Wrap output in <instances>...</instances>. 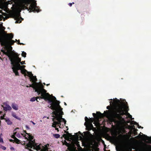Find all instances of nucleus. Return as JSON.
<instances>
[{
    "label": "nucleus",
    "instance_id": "1",
    "mask_svg": "<svg viewBox=\"0 0 151 151\" xmlns=\"http://www.w3.org/2000/svg\"><path fill=\"white\" fill-rule=\"evenodd\" d=\"M21 70L22 74H24L25 77L26 76H29L30 81L32 83V84H29V86H27V87H32L35 92L38 93V94H50L48 93H47V91L44 89V86L41 83L36 82L37 81L36 77L33 76L31 72H28L25 69Z\"/></svg>",
    "mask_w": 151,
    "mask_h": 151
},
{
    "label": "nucleus",
    "instance_id": "2",
    "mask_svg": "<svg viewBox=\"0 0 151 151\" xmlns=\"http://www.w3.org/2000/svg\"><path fill=\"white\" fill-rule=\"evenodd\" d=\"M42 99H44V100L47 101V102L50 104L51 106H48L51 109L58 112V111H61L60 115L63 114V112L62 111L63 108L60 105V102L56 100V98L53 95H41Z\"/></svg>",
    "mask_w": 151,
    "mask_h": 151
},
{
    "label": "nucleus",
    "instance_id": "3",
    "mask_svg": "<svg viewBox=\"0 0 151 151\" xmlns=\"http://www.w3.org/2000/svg\"><path fill=\"white\" fill-rule=\"evenodd\" d=\"M14 37V35L12 33H5L3 36V37H0V42H1V46H5V45L9 44L10 45L9 47V50H9L11 54L10 51H11L12 47L11 45H13L15 42V41L12 40ZM7 51H8V50Z\"/></svg>",
    "mask_w": 151,
    "mask_h": 151
},
{
    "label": "nucleus",
    "instance_id": "4",
    "mask_svg": "<svg viewBox=\"0 0 151 151\" xmlns=\"http://www.w3.org/2000/svg\"><path fill=\"white\" fill-rule=\"evenodd\" d=\"M24 4L23 6V9H26L31 12H38L40 11L39 7L37 6L35 0H23Z\"/></svg>",
    "mask_w": 151,
    "mask_h": 151
},
{
    "label": "nucleus",
    "instance_id": "5",
    "mask_svg": "<svg viewBox=\"0 0 151 151\" xmlns=\"http://www.w3.org/2000/svg\"><path fill=\"white\" fill-rule=\"evenodd\" d=\"M4 53L7 55L9 57V60L11 62V64L14 67V69L17 70H21V66L19 63L18 62L15 58L12 55V54L9 51L6 52H4Z\"/></svg>",
    "mask_w": 151,
    "mask_h": 151
},
{
    "label": "nucleus",
    "instance_id": "6",
    "mask_svg": "<svg viewBox=\"0 0 151 151\" xmlns=\"http://www.w3.org/2000/svg\"><path fill=\"white\" fill-rule=\"evenodd\" d=\"M26 148H32L33 147V149H35L37 151L41 150V147H42V145L41 144H39V145H37L36 143H35V140H30L28 143L27 144L26 146Z\"/></svg>",
    "mask_w": 151,
    "mask_h": 151
},
{
    "label": "nucleus",
    "instance_id": "7",
    "mask_svg": "<svg viewBox=\"0 0 151 151\" xmlns=\"http://www.w3.org/2000/svg\"><path fill=\"white\" fill-rule=\"evenodd\" d=\"M58 112L54 111L53 112V114L55 116V117L54 116H52L55 117L56 120L57 121H61L62 122L63 121L64 122V124H65L66 122V120L62 118V115H60L58 114Z\"/></svg>",
    "mask_w": 151,
    "mask_h": 151
},
{
    "label": "nucleus",
    "instance_id": "8",
    "mask_svg": "<svg viewBox=\"0 0 151 151\" xmlns=\"http://www.w3.org/2000/svg\"><path fill=\"white\" fill-rule=\"evenodd\" d=\"M14 18L15 20H16L15 22V23H21L22 21L23 20V19L20 16V13H16L14 15Z\"/></svg>",
    "mask_w": 151,
    "mask_h": 151
},
{
    "label": "nucleus",
    "instance_id": "9",
    "mask_svg": "<svg viewBox=\"0 0 151 151\" xmlns=\"http://www.w3.org/2000/svg\"><path fill=\"white\" fill-rule=\"evenodd\" d=\"M12 55L17 60V61L19 63H20L21 65L25 64V61H21V59L18 57V55L17 53H15L14 54H12Z\"/></svg>",
    "mask_w": 151,
    "mask_h": 151
},
{
    "label": "nucleus",
    "instance_id": "10",
    "mask_svg": "<svg viewBox=\"0 0 151 151\" xmlns=\"http://www.w3.org/2000/svg\"><path fill=\"white\" fill-rule=\"evenodd\" d=\"M86 126V129L90 131L93 128V126L91 122L88 123V124H86L85 122L84 124Z\"/></svg>",
    "mask_w": 151,
    "mask_h": 151
},
{
    "label": "nucleus",
    "instance_id": "11",
    "mask_svg": "<svg viewBox=\"0 0 151 151\" xmlns=\"http://www.w3.org/2000/svg\"><path fill=\"white\" fill-rule=\"evenodd\" d=\"M6 106H3L2 105V107L3 108V109L4 111H7L8 110L10 111L12 109V108L9 105L6 104Z\"/></svg>",
    "mask_w": 151,
    "mask_h": 151
},
{
    "label": "nucleus",
    "instance_id": "12",
    "mask_svg": "<svg viewBox=\"0 0 151 151\" xmlns=\"http://www.w3.org/2000/svg\"><path fill=\"white\" fill-rule=\"evenodd\" d=\"M97 114L99 117L100 118H103L104 116H106L108 114L107 113H106L105 114H102L100 112H97Z\"/></svg>",
    "mask_w": 151,
    "mask_h": 151
},
{
    "label": "nucleus",
    "instance_id": "13",
    "mask_svg": "<svg viewBox=\"0 0 151 151\" xmlns=\"http://www.w3.org/2000/svg\"><path fill=\"white\" fill-rule=\"evenodd\" d=\"M11 106L12 108L15 110H17L18 109V105L14 103H13L12 104Z\"/></svg>",
    "mask_w": 151,
    "mask_h": 151
},
{
    "label": "nucleus",
    "instance_id": "14",
    "mask_svg": "<svg viewBox=\"0 0 151 151\" xmlns=\"http://www.w3.org/2000/svg\"><path fill=\"white\" fill-rule=\"evenodd\" d=\"M41 151H48V148L47 146H45V147H44L42 146V147H41V150H40Z\"/></svg>",
    "mask_w": 151,
    "mask_h": 151
},
{
    "label": "nucleus",
    "instance_id": "15",
    "mask_svg": "<svg viewBox=\"0 0 151 151\" xmlns=\"http://www.w3.org/2000/svg\"><path fill=\"white\" fill-rule=\"evenodd\" d=\"M12 115L13 117H14V118H16V119L19 120H21V118H20L19 117L17 116V115H16V113L14 112H12Z\"/></svg>",
    "mask_w": 151,
    "mask_h": 151
},
{
    "label": "nucleus",
    "instance_id": "16",
    "mask_svg": "<svg viewBox=\"0 0 151 151\" xmlns=\"http://www.w3.org/2000/svg\"><path fill=\"white\" fill-rule=\"evenodd\" d=\"M5 120L8 124L11 125L12 124V122L9 119H5Z\"/></svg>",
    "mask_w": 151,
    "mask_h": 151
},
{
    "label": "nucleus",
    "instance_id": "17",
    "mask_svg": "<svg viewBox=\"0 0 151 151\" xmlns=\"http://www.w3.org/2000/svg\"><path fill=\"white\" fill-rule=\"evenodd\" d=\"M14 67H12V69L13 70V72L15 73L16 76H19V73L18 71V70L14 69Z\"/></svg>",
    "mask_w": 151,
    "mask_h": 151
},
{
    "label": "nucleus",
    "instance_id": "18",
    "mask_svg": "<svg viewBox=\"0 0 151 151\" xmlns=\"http://www.w3.org/2000/svg\"><path fill=\"white\" fill-rule=\"evenodd\" d=\"M53 123L55 124V125H61V121L58 120L57 121H54ZM59 127L61 128L60 125L59 126Z\"/></svg>",
    "mask_w": 151,
    "mask_h": 151
},
{
    "label": "nucleus",
    "instance_id": "19",
    "mask_svg": "<svg viewBox=\"0 0 151 151\" xmlns=\"http://www.w3.org/2000/svg\"><path fill=\"white\" fill-rule=\"evenodd\" d=\"M124 112L125 111L122 109V111H121L120 114H120V116H123L124 115H127V112Z\"/></svg>",
    "mask_w": 151,
    "mask_h": 151
},
{
    "label": "nucleus",
    "instance_id": "20",
    "mask_svg": "<svg viewBox=\"0 0 151 151\" xmlns=\"http://www.w3.org/2000/svg\"><path fill=\"white\" fill-rule=\"evenodd\" d=\"M14 142L17 144H19L20 143V140L16 137H15L14 138Z\"/></svg>",
    "mask_w": 151,
    "mask_h": 151
},
{
    "label": "nucleus",
    "instance_id": "21",
    "mask_svg": "<svg viewBox=\"0 0 151 151\" xmlns=\"http://www.w3.org/2000/svg\"><path fill=\"white\" fill-rule=\"evenodd\" d=\"M38 98L35 97H33L31 99L30 101H35L36 100L38 102L39 101L37 100Z\"/></svg>",
    "mask_w": 151,
    "mask_h": 151
},
{
    "label": "nucleus",
    "instance_id": "22",
    "mask_svg": "<svg viewBox=\"0 0 151 151\" xmlns=\"http://www.w3.org/2000/svg\"><path fill=\"white\" fill-rule=\"evenodd\" d=\"M124 109L123 110L126 112H128V111L129 110V107L128 106L126 105H124Z\"/></svg>",
    "mask_w": 151,
    "mask_h": 151
},
{
    "label": "nucleus",
    "instance_id": "23",
    "mask_svg": "<svg viewBox=\"0 0 151 151\" xmlns=\"http://www.w3.org/2000/svg\"><path fill=\"white\" fill-rule=\"evenodd\" d=\"M143 136H144L146 138V140H149L151 141V137H149L145 135H143Z\"/></svg>",
    "mask_w": 151,
    "mask_h": 151
},
{
    "label": "nucleus",
    "instance_id": "24",
    "mask_svg": "<svg viewBox=\"0 0 151 151\" xmlns=\"http://www.w3.org/2000/svg\"><path fill=\"white\" fill-rule=\"evenodd\" d=\"M131 124H134V125H136L137 126L138 125V126H139V124H138L136 122H135L134 121H132V122L131 123Z\"/></svg>",
    "mask_w": 151,
    "mask_h": 151
},
{
    "label": "nucleus",
    "instance_id": "25",
    "mask_svg": "<svg viewBox=\"0 0 151 151\" xmlns=\"http://www.w3.org/2000/svg\"><path fill=\"white\" fill-rule=\"evenodd\" d=\"M54 136L56 138H58L60 137V135L59 134H53Z\"/></svg>",
    "mask_w": 151,
    "mask_h": 151
},
{
    "label": "nucleus",
    "instance_id": "26",
    "mask_svg": "<svg viewBox=\"0 0 151 151\" xmlns=\"http://www.w3.org/2000/svg\"><path fill=\"white\" fill-rule=\"evenodd\" d=\"M27 54L24 52L23 51L22 52V57L25 58L26 57Z\"/></svg>",
    "mask_w": 151,
    "mask_h": 151
},
{
    "label": "nucleus",
    "instance_id": "27",
    "mask_svg": "<svg viewBox=\"0 0 151 151\" xmlns=\"http://www.w3.org/2000/svg\"><path fill=\"white\" fill-rule=\"evenodd\" d=\"M114 116L116 117H120V114H119L116 113L114 114Z\"/></svg>",
    "mask_w": 151,
    "mask_h": 151
},
{
    "label": "nucleus",
    "instance_id": "28",
    "mask_svg": "<svg viewBox=\"0 0 151 151\" xmlns=\"http://www.w3.org/2000/svg\"><path fill=\"white\" fill-rule=\"evenodd\" d=\"M65 132L66 133V134H67V136H69V138L70 137H71L72 136V135L70 133H69L68 132H67V131H65Z\"/></svg>",
    "mask_w": 151,
    "mask_h": 151
},
{
    "label": "nucleus",
    "instance_id": "29",
    "mask_svg": "<svg viewBox=\"0 0 151 151\" xmlns=\"http://www.w3.org/2000/svg\"><path fill=\"white\" fill-rule=\"evenodd\" d=\"M85 119L86 122H88V123L90 122L89 119L87 118L86 116L85 118Z\"/></svg>",
    "mask_w": 151,
    "mask_h": 151
},
{
    "label": "nucleus",
    "instance_id": "30",
    "mask_svg": "<svg viewBox=\"0 0 151 151\" xmlns=\"http://www.w3.org/2000/svg\"><path fill=\"white\" fill-rule=\"evenodd\" d=\"M137 129H134V135H136L137 134Z\"/></svg>",
    "mask_w": 151,
    "mask_h": 151
},
{
    "label": "nucleus",
    "instance_id": "31",
    "mask_svg": "<svg viewBox=\"0 0 151 151\" xmlns=\"http://www.w3.org/2000/svg\"><path fill=\"white\" fill-rule=\"evenodd\" d=\"M63 137L65 138H69V136H67V135L66 134H64L63 135Z\"/></svg>",
    "mask_w": 151,
    "mask_h": 151
},
{
    "label": "nucleus",
    "instance_id": "32",
    "mask_svg": "<svg viewBox=\"0 0 151 151\" xmlns=\"http://www.w3.org/2000/svg\"><path fill=\"white\" fill-rule=\"evenodd\" d=\"M28 136H29V137L30 139V140H32V139H33V136H31L30 135V134H29V135H28Z\"/></svg>",
    "mask_w": 151,
    "mask_h": 151
},
{
    "label": "nucleus",
    "instance_id": "33",
    "mask_svg": "<svg viewBox=\"0 0 151 151\" xmlns=\"http://www.w3.org/2000/svg\"><path fill=\"white\" fill-rule=\"evenodd\" d=\"M142 135H138V136H137L135 137V138L136 139L140 138H141V137H142Z\"/></svg>",
    "mask_w": 151,
    "mask_h": 151
},
{
    "label": "nucleus",
    "instance_id": "34",
    "mask_svg": "<svg viewBox=\"0 0 151 151\" xmlns=\"http://www.w3.org/2000/svg\"><path fill=\"white\" fill-rule=\"evenodd\" d=\"M122 109H119L117 110L116 113H119V114H120L121 111H122Z\"/></svg>",
    "mask_w": 151,
    "mask_h": 151
},
{
    "label": "nucleus",
    "instance_id": "35",
    "mask_svg": "<svg viewBox=\"0 0 151 151\" xmlns=\"http://www.w3.org/2000/svg\"><path fill=\"white\" fill-rule=\"evenodd\" d=\"M120 149V147L119 146L118 147H116V149L117 151H119V149Z\"/></svg>",
    "mask_w": 151,
    "mask_h": 151
},
{
    "label": "nucleus",
    "instance_id": "36",
    "mask_svg": "<svg viewBox=\"0 0 151 151\" xmlns=\"http://www.w3.org/2000/svg\"><path fill=\"white\" fill-rule=\"evenodd\" d=\"M25 66L24 65H22L21 66V69H24L25 67Z\"/></svg>",
    "mask_w": 151,
    "mask_h": 151
},
{
    "label": "nucleus",
    "instance_id": "37",
    "mask_svg": "<svg viewBox=\"0 0 151 151\" xmlns=\"http://www.w3.org/2000/svg\"><path fill=\"white\" fill-rule=\"evenodd\" d=\"M129 115V117L130 118H132V115H130L129 113L127 112V115Z\"/></svg>",
    "mask_w": 151,
    "mask_h": 151
},
{
    "label": "nucleus",
    "instance_id": "38",
    "mask_svg": "<svg viewBox=\"0 0 151 151\" xmlns=\"http://www.w3.org/2000/svg\"><path fill=\"white\" fill-rule=\"evenodd\" d=\"M72 4H74V2H73V3H69L68 4V5H69L70 6H72Z\"/></svg>",
    "mask_w": 151,
    "mask_h": 151
},
{
    "label": "nucleus",
    "instance_id": "39",
    "mask_svg": "<svg viewBox=\"0 0 151 151\" xmlns=\"http://www.w3.org/2000/svg\"><path fill=\"white\" fill-rule=\"evenodd\" d=\"M1 119H4L5 120V118H4V116H1Z\"/></svg>",
    "mask_w": 151,
    "mask_h": 151
},
{
    "label": "nucleus",
    "instance_id": "40",
    "mask_svg": "<svg viewBox=\"0 0 151 151\" xmlns=\"http://www.w3.org/2000/svg\"><path fill=\"white\" fill-rule=\"evenodd\" d=\"M93 115L94 117H96V114L94 113H93L92 114Z\"/></svg>",
    "mask_w": 151,
    "mask_h": 151
},
{
    "label": "nucleus",
    "instance_id": "41",
    "mask_svg": "<svg viewBox=\"0 0 151 151\" xmlns=\"http://www.w3.org/2000/svg\"><path fill=\"white\" fill-rule=\"evenodd\" d=\"M18 45H24V44H23L22 43H20V42H19V43H18Z\"/></svg>",
    "mask_w": 151,
    "mask_h": 151
},
{
    "label": "nucleus",
    "instance_id": "42",
    "mask_svg": "<svg viewBox=\"0 0 151 151\" xmlns=\"http://www.w3.org/2000/svg\"><path fill=\"white\" fill-rule=\"evenodd\" d=\"M2 148L4 150H5L6 149V148L4 146H3L2 147Z\"/></svg>",
    "mask_w": 151,
    "mask_h": 151
},
{
    "label": "nucleus",
    "instance_id": "43",
    "mask_svg": "<svg viewBox=\"0 0 151 151\" xmlns=\"http://www.w3.org/2000/svg\"><path fill=\"white\" fill-rule=\"evenodd\" d=\"M24 133H25L26 134H28V135H29V133H28L26 131V130H24Z\"/></svg>",
    "mask_w": 151,
    "mask_h": 151
},
{
    "label": "nucleus",
    "instance_id": "44",
    "mask_svg": "<svg viewBox=\"0 0 151 151\" xmlns=\"http://www.w3.org/2000/svg\"><path fill=\"white\" fill-rule=\"evenodd\" d=\"M56 125H55V124L53 123L52 126L54 127H56Z\"/></svg>",
    "mask_w": 151,
    "mask_h": 151
},
{
    "label": "nucleus",
    "instance_id": "45",
    "mask_svg": "<svg viewBox=\"0 0 151 151\" xmlns=\"http://www.w3.org/2000/svg\"><path fill=\"white\" fill-rule=\"evenodd\" d=\"M10 149L11 150H14V148L13 147H11L10 148Z\"/></svg>",
    "mask_w": 151,
    "mask_h": 151
},
{
    "label": "nucleus",
    "instance_id": "46",
    "mask_svg": "<svg viewBox=\"0 0 151 151\" xmlns=\"http://www.w3.org/2000/svg\"><path fill=\"white\" fill-rule=\"evenodd\" d=\"M11 137L13 139H14V138H15V137L14 135H12V136H11Z\"/></svg>",
    "mask_w": 151,
    "mask_h": 151
},
{
    "label": "nucleus",
    "instance_id": "47",
    "mask_svg": "<svg viewBox=\"0 0 151 151\" xmlns=\"http://www.w3.org/2000/svg\"><path fill=\"white\" fill-rule=\"evenodd\" d=\"M9 141L11 142H14V139L13 140L12 139H10Z\"/></svg>",
    "mask_w": 151,
    "mask_h": 151
},
{
    "label": "nucleus",
    "instance_id": "48",
    "mask_svg": "<svg viewBox=\"0 0 151 151\" xmlns=\"http://www.w3.org/2000/svg\"><path fill=\"white\" fill-rule=\"evenodd\" d=\"M137 126L139 128H143V127H142L141 126H138L137 125Z\"/></svg>",
    "mask_w": 151,
    "mask_h": 151
},
{
    "label": "nucleus",
    "instance_id": "49",
    "mask_svg": "<svg viewBox=\"0 0 151 151\" xmlns=\"http://www.w3.org/2000/svg\"><path fill=\"white\" fill-rule=\"evenodd\" d=\"M110 108V106H107L106 108L107 109H109Z\"/></svg>",
    "mask_w": 151,
    "mask_h": 151
},
{
    "label": "nucleus",
    "instance_id": "50",
    "mask_svg": "<svg viewBox=\"0 0 151 151\" xmlns=\"http://www.w3.org/2000/svg\"><path fill=\"white\" fill-rule=\"evenodd\" d=\"M25 127H26L27 129H29V126H28L27 125H26V126H25Z\"/></svg>",
    "mask_w": 151,
    "mask_h": 151
},
{
    "label": "nucleus",
    "instance_id": "51",
    "mask_svg": "<svg viewBox=\"0 0 151 151\" xmlns=\"http://www.w3.org/2000/svg\"><path fill=\"white\" fill-rule=\"evenodd\" d=\"M55 130H57V131L58 132L59 131L58 128H57V127H55Z\"/></svg>",
    "mask_w": 151,
    "mask_h": 151
},
{
    "label": "nucleus",
    "instance_id": "52",
    "mask_svg": "<svg viewBox=\"0 0 151 151\" xmlns=\"http://www.w3.org/2000/svg\"><path fill=\"white\" fill-rule=\"evenodd\" d=\"M3 142L2 138H0V142Z\"/></svg>",
    "mask_w": 151,
    "mask_h": 151
},
{
    "label": "nucleus",
    "instance_id": "53",
    "mask_svg": "<svg viewBox=\"0 0 151 151\" xmlns=\"http://www.w3.org/2000/svg\"><path fill=\"white\" fill-rule=\"evenodd\" d=\"M5 29V28L4 27H3L2 28V29L3 30H4Z\"/></svg>",
    "mask_w": 151,
    "mask_h": 151
},
{
    "label": "nucleus",
    "instance_id": "54",
    "mask_svg": "<svg viewBox=\"0 0 151 151\" xmlns=\"http://www.w3.org/2000/svg\"><path fill=\"white\" fill-rule=\"evenodd\" d=\"M26 135V134H24L23 136L25 137L26 139H27V138L25 137Z\"/></svg>",
    "mask_w": 151,
    "mask_h": 151
},
{
    "label": "nucleus",
    "instance_id": "55",
    "mask_svg": "<svg viewBox=\"0 0 151 151\" xmlns=\"http://www.w3.org/2000/svg\"><path fill=\"white\" fill-rule=\"evenodd\" d=\"M65 142H66V145H68L69 144L66 141H65Z\"/></svg>",
    "mask_w": 151,
    "mask_h": 151
},
{
    "label": "nucleus",
    "instance_id": "56",
    "mask_svg": "<svg viewBox=\"0 0 151 151\" xmlns=\"http://www.w3.org/2000/svg\"><path fill=\"white\" fill-rule=\"evenodd\" d=\"M29 151H33V150L31 149H29Z\"/></svg>",
    "mask_w": 151,
    "mask_h": 151
},
{
    "label": "nucleus",
    "instance_id": "57",
    "mask_svg": "<svg viewBox=\"0 0 151 151\" xmlns=\"http://www.w3.org/2000/svg\"><path fill=\"white\" fill-rule=\"evenodd\" d=\"M78 133L79 134H81V132L80 131L78 132Z\"/></svg>",
    "mask_w": 151,
    "mask_h": 151
},
{
    "label": "nucleus",
    "instance_id": "58",
    "mask_svg": "<svg viewBox=\"0 0 151 151\" xmlns=\"http://www.w3.org/2000/svg\"><path fill=\"white\" fill-rule=\"evenodd\" d=\"M64 105L65 106H66L67 105V104H66V103L65 102H64Z\"/></svg>",
    "mask_w": 151,
    "mask_h": 151
},
{
    "label": "nucleus",
    "instance_id": "59",
    "mask_svg": "<svg viewBox=\"0 0 151 151\" xmlns=\"http://www.w3.org/2000/svg\"><path fill=\"white\" fill-rule=\"evenodd\" d=\"M17 42H18V43H19V42H20V40H17Z\"/></svg>",
    "mask_w": 151,
    "mask_h": 151
},
{
    "label": "nucleus",
    "instance_id": "60",
    "mask_svg": "<svg viewBox=\"0 0 151 151\" xmlns=\"http://www.w3.org/2000/svg\"><path fill=\"white\" fill-rule=\"evenodd\" d=\"M77 146L78 147V146H80L78 144H77Z\"/></svg>",
    "mask_w": 151,
    "mask_h": 151
},
{
    "label": "nucleus",
    "instance_id": "61",
    "mask_svg": "<svg viewBox=\"0 0 151 151\" xmlns=\"http://www.w3.org/2000/svg\"><path fill=\"white\" fill-rule=\"evenodd\" d=\"M50 85V83H49V84H47L46 85H47V86H48V85Z\"/></svg>",
    "mask_w": 151,
    "mask_h": 151
},
{
    "label": "nucleus",
    "instance_id": "62",
    "mask_svg": "<svg viewBox=\"0 0 151 151\" xmlns=\"http://www.w3.org/2000/svg\"><path fill=\"white\" fill-rule=\"evenodd\" d=\"M32 123L34 124H35L34 122H32Z\"/></svg>",
    "mask_w": 151,
    "mask_h": 151
},
{
    "label": "nucleus",
    "instance_id": "63",
    "mask_svg": "<svg viewBox=\"0 0 151 151\" xmlns=\"http://www.w3.org/2000/svg\"><path fill=\"white\" fill-rule=\"evenodd\" d=\"M18 136H19V135H17V137H19Z\"/></svg>",
    "mask_w": 151,
    "mask_h": 151
},
{
    "label": "nucleus",
    "instance_id": "64",
    "mask_svg": "<svg viewBox=\"0 0 151 151\" xmlns=\"http://www.w3.org/2000/svg\"><path fill=\"white\" fill-rule=\"evenodd\" d=\"M18 136H19V135H17V137H19Z\"/></svg>",
    "mask_w": 151,
    "mask_h": 151
}]
</instances>
